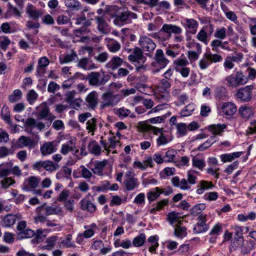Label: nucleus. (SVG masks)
<instances>
[{"instance_id":"7ed1b4c3","label":"nucleus","mask_w":256,"mask_h":256,"mask_svg":"<svg viewBox=\"0 0 256 256\" xmlns=\"http://www.w3.org/2000/svg\"><path fill=\"white\" fill-rule=\"evenodd\" d=\"M225 80L228 86L236 88L241 85L245 84L248 80L247 76L244 75L241 71L237 72L236 74H232L226 77Z\"/></svg>"},{"instance_id":"680f3d73","label":"nucleus","mask_w":256,"mask_h":256,"mask_svg":"<svg viewBox=\"0 0 256 256\" xmlns=\"http://www.w3.org/2000/svg\"><path fill=\"white\" fill-rule=\"evenodd\" d=\"M174 64L176 70L177 68H182L186 67L189 62L186 58H178L174 62Z\"/></svg>"},{"instance_id":"423d86ee","label":"nucleus","mask_w":256,"mask_h":256,"mask_svg":"<svg viewBox=\"0 0 256 256\" xmlns=\"http://www.w3.org/2000/svg\"><path fill=\"white\" fill-rule=\"evenodd\" d=\"M137 14L132 12L126 10L118 12V16L114 20V23L116 25H124L132 22V19H136Z\"/></svg>"},{"instance_id":"4be33fe9","label":"nucleus","mask_w":256,"mask_h":256,"mask_svg":"<svg viewBox=\"0 0 256 256\" xmlns=\"http://www.w3.org/2000/svg\"><path fill=\"white\" fill-rule=\"evenodd\" d=\"M92 25L90 20L86 22L84 24L78 28L75 29L73 31L74 34L76 37H80L82 35L86 34L90 32L89 26Z\"/></svg>"},{"instance_id":"864d4df0","label":"nucleus","mask_w":256,"mask_h":256,"mask_svg":"<svg viewBox=\"0 0 256 256\" xmlns=\"http://www.w3.org/2000/svg\"><path fill=\"white\" fill-rule=\"evenodd\" d=\"M211 64L210 60L206 52L204 54L202 58L199 61L198 65L201 70H206Z\"/></svg>"},{"instance_id":"2eb2a0df","label":"nucleus","mask_w":256,"mask_h":256,"mask_svg":"<svg viewBox=\"0 0 256 256\" xmlns=\"http://www.w3.org/2000/svg\"><path fill=\"white\" fill-rule=\"evenodd\" d=\"M222 114L227 116H233L236 112V107L235 104L230 102H224L222 106Z\"/></svg>"},{"instance_id":"338daca9","label":"nucleus","mask_w":256,"mask_h":256,"mask_svg":"<svg viewBox=\"0 0 256 256\" xmlns=\"http://www.w3.org/2000/svg\"><path fill=\"white\" fill-rule=\"evenodd\" d=\"M168 200L166 199L159 201L158 202L156 206L150 210V213L155 214L156 211H158L162 210L165 206L168 204Z\"/></svg>"},{"instance_id":"b1692460","label":"nucleus","mask_w":256,"mask_h":256,"mask_svg":"<svg viewBox=\"0 0 256 256\" xmlns=\"http://www.w3.org/2000/svg\"><path fill=\"white\" fill-rule=\"evenodd\" d=\"M56 150L53 142H46L40 148V152L43 156L50 154L55 152Z\"/></svg>"},{"instance_id":"9d476101","label":"nucleus","mask_w":256,"mask_h":256,"mask_svg":"<svg viewBox=\"0 0 256 256\" xmlns=\"http://www.w3.org/2000/svg\"><path fill=\"white\" fill-rule=\"evenodd\" d=\"M76 138L74 136H70L68 140L62 145L60 152L64 155H67L69 152L75 150Z\"/></svg>"},{"instance_id":"aec40b11","label":"nucleus","mask_w":256,"mask_h":256,"mask_svg":"<svg viewBox=\"0 0 256 256\" xmlns=\"http://www.w3.org/2000/svg\"><path fill=\"white\" fill-rule=\"evenodd\" d=\"M108 140L110 142L108 145L106 142L105 140H100V144L102 145V146L104 148V150L106 151L107 155H108L110 154V149L114 148L116 145L120 142L118 140H116V138L115 136H113L111 138H110Z\"/></svg>"},{"instance_id":"a19ab883","label":"nucleus","mask_w":256,"mask_h":256,"mask_svg":"<svg viewBox=\"0 0 256 256\" xmlns=\"http://www.w3.org/2000/svg\"><path fill=\"white\" fill-rule=\"evenodd\" d=\"M86 129L88 132L92 136L94 134V132L96 130V119L94 118H91L86 123Z\"/></svg>"},{"instance_id":"6ab92c4d","label":"nucleus","mask_w":256,"mask_h":256,"mask_svg":"<svg viewBox=\"0 0 256 256\" xmlns=\"http://www.w3.org/2000/svg\"><path fill=\"white\" fill-rule=\"evenodd\" d=\"M124 188L128 191H132L137 188L140 182L138 179L136 177H130L128 178H125L124 181Z\"/></svg>"},{"instance_id":"f03ea898","label":"nucleus","mask_w":256,"mask_h":256,"mask_svg":"<svg viewBox=\"0 0 256 256\" xmlns=\"http://www.w3.org/2000/svg\"><path fill=\"white\" fill-rule=\"evenodd\" d=\"M110 76L108 74L103 75L102 76L98 72H92L86 76V80L91 86H98L105 84L110 80Z\"/></svg>"},{"instance_id":"ea45409f","label":"nucleus","mask_w":256,"mask_h":256,"mask_svg":"<svg viewBox=\"0 0 256 256\" xmlns=\"http://www.w3.org/2000/svg\"><path fill=\"white\" fill-rule=\"evenodd\" d=\"M8 9L6 14V18H10L12 16H15L17 18L21 17V12L18 10L16 8L14 7L10 2L8 3Z\"/></svg>"},{"instance_id":"052dcab7","label":"nucleus","mask_w":256,"mask_h":256,"mask_svg":"<svg viewBox=\"0 0 256 256\" xmlns=\"http://www.w3.org/2000/svg\"><path fill=\"white\" fill-rule=\"evenodd\" d=\"M107 47L110 52L112 53H115L120 50V45L118 42L115 40H112L107 44Z\"/></svg>"},{"instance_id":"6e6552de","label":"nucleus","mask_w":256,"mask_h":256,"mask_svg":"<svg viewBox=\"0 0 256 256\" xmlns=\"http://www.w3.org/2000/svg\"><path fill=\"white\" fill-rule=\"evenodd\" d=\"M253 88V86H247L239 89L236 94L237 98L242 102H250L252 98V91Z\"/></svg>"},{"instance_id":"a211bd4d","label":"nucleus","mask_w":256,"mask_h":256,"mask_svg":"<svg viewBox=\"0 0 256 256\" xmlns=\"http://www.w3.org/2000/svg\"><path fill=\"white\" fill-rule=\"evenodd\" d=\"M88 108L94 110L98 104V94L96 91L91 92L86 98Z\"/></svg>"},{"instance_id":"8fccbe9b","label":"nucleus","mask_w":256,"mask_h":256,"mask_svg":"<svg viewBox=\"0 0 256 256\" xmlns=\"http://www.w3.org/2000/svg\"><path fill=\"white\" fill-rule=\"evenodd\" d=\"M160 194V188L156 187L151 190L147 194L148 200L151 202L154 200Z\"/></svg>"},{"instance_id":"f8f14e48","label":"nucleus","mask_w":256,"mask_h":256,"mask_svg":"<svg viewBox=\"0 0 256 256\" xmlns=\"http://www.w3.org/2000/svg\"><path fill=\"white\" fill-rule=\"evenodd\" d=\"M77 66L84 70L96 69L98 66L94 63L90 58H83L78 60Z\"/></svg>"},{"instance_id":"473e14b6","label":"nucleus","mask_w":256,"mask_h":256,"mask_svg":"<svg viewBox=\"0 0 256 256\" xmlns=\"http://www.w3.org/2000/svg\"><path fill=\"white\" fill-rule=\"evenodd\" d=\"M226 126L225 124H212L208 126V130L215 136L216 134L221 135Z\"/></svg>"},{"instance_id":"72a5a7b5","label":"nucleus","mask_w":256,"mask_h":256,"mask_svg":"<svg viewBox=\"0 0 256 256\" xmlns=\"http://www.w3.org/2000/svg\"><path fill=\"white\" fill-rule=\"evenodd\" d=\"M207 26H202L196 35L197 39L207 45L208 42V36L206 32Z\"/></svg>"},{"instance_id":"69168bd1","label":"nucleus","mask_w":256,"mask_h":256,"mask_svg":"<svg viewBox=\"0 0 256 256\" xmlns=\"http://www.w3.org/2000/svg\"><path fill=\"white\" fill-rule=\"evenodd\" d=\"M208 56L211 63H216L221 62L222 60V57L218 54H212L211 52H206Z\"/></svg>"},{"instance_id":"4468645a","label":"nucleus","mask_w":256,"mask_h":256,"mask_svg":"<svg viewBox=\"0 0 256 256\" xmlns=\"http://www.w3.org/2000/svg\"><path fill=\"white\" fill-rule=\"evenodd\" d=\"M108 164V160L102 161H96L94 164V167L91 168L92 173L98 176L104 175V170Z\"/></svg>"},{"instance_id":"20e7f679","label":"nucleus","mask_w":256,"mask_h":256,"mask_svg":"<svg viewBox=\"0 0 256 256\" xmlns=\"http://www.w3.org/2000/svg\"><path fill=\"white\" fill-rule=\"evenodd\" d=\"M170 60L165 56L162 49H158L154 54L152 66L156 68L155 72H158L164 68L169 64Z\"/></svg>"},{"instance_id":"e433bc0d","label":"nucleus","mask_w":256,"mask_h":256,"mask_svg":"<svg viewBox=\"0 0 256 256\" xmlns=\"http://www.w3.org/2000/svg\"><path fill=\"white\" fill-rule=\"evenodd\" d=\"M120 10V8L117 6H106L104 8V12L106 14L116 18Z\"/></svg>"},{"instance_id":"774afa93","label":"nucleus","mask_w":256,"mask_h":256,"mask_svg":"<svg viewBox=\"0 0 256 256\" xmlns=\"http://www.w3.org/2000/svg\"><path fill=\"white\" fill-rule=\"evenodd\" d=\"M208 224H204L200 222H198L193 228L194 232L196 234H200L205 232L208 230Z\"/></svg>"},{"instance_id":"dca6fc26","label":"nucleus","mask_w":256,"mask_h":256,"mask_svg":"<svg viewBox=\"0 0 256 256\" xmlns=\"http://www.w3.org/2000/svg\"><path fill=\"white\" fill-rule=\"evenodd\" d=\"M49 64L50 60L47 57L42 56L40 58L36 68V75L38 76H42L45 73V68Z\"/></svg>"},{"instance_id":"393cba45","label":"nucleus","mask_w":256,"mask_h":256,"mask_svg":"<svg viewBox=\"0 0 256 256\" xmlns=\"http://www.w3.org/2000/svg\"><path fill=\"white\" fill-rule=\"evenodd\" d=\"M95 20L98 24V28L102 34H106L108 32V25L102 16H96Z\"/></svg>"},{"instance_id":"9b49d317","label":"nucleus","mask_w":256,"mask_h":256,"mask_svg":"<svg viewBox=\"0 0 256 256\" xmlns=\"http://www.w3.org/2000/svg\"><path fill=\"white\" fill-rule=\"evenodd\" d=\"M79 204L80 208L82 210L86 211L90 214H93L97 210L96 205L88 198H82Z\"/></svg>"},{"instance_id":"37998d69","label":"nucleus","mask_w":256,"mask_h":256,"mask_svg":"<svg viewBox=\"0 0 256 256\" xmlns=\"http://www.w3.org/2000/svg\"><path fill=\"white\" fill-rule=\"evenodd\" d=\"M130 113L131 112L130 110L124 107L118 109L115 112V114L120 119H123L129 116L130 118L135 117L134 115L130 114Z\"/></svg>"},{"instance_id":"bf43d9fd","label":"nucleus","mask_w":256,"mask_h":256,"mask_svg":"<svg viewBox=\"0 0 256 256\" xmlns=\"http://www.w3.org/2000/svg\"><path fill=\"white\" fill-rule=\"evenodd\" d=\"M194 110V104H189L186 106L184 108L180 111V114L181 116L182 117L188 116L192 114Z\"/></svg>"},{"instance_id":"1a4fd4ad","label":"nucleus","mask_w":256,"mask_h":256,"mask_svg":"<svg viewBox=\"0 0 256 256\" xmlns=\"http://www.w3.org/2000/svg\"><path fill=\"white\" fill-rule=\"evenodd\" d=\"M40 182V179L34 176H31L26 178L22 185L23 190L30 192L36 188Z\"/></svg>"},{"instance_id":"a878e982","label":"nucleus","mask_w":256,"mask_h":256,"mask_svg":"<svg viewBox=\"0 0 256 256\" xmlns=\"http://www.w3.org/2000/svg\"><path fill=\"white\" fill-rule=\"evenodd\" d=\"M38 112H36V115L37 116L39 120H42L46 118L50 113V108L46 104H41L36 108Z\"/></svg>"},{"instance_id":"c85d7f7f","label":"nucleus","mask_w":256,"mask_h":256,"mask_svg":"<svg viewBox=\"0 0 256 256\" xmlns=\"http://www.w3.org/2000/svg\"><path fill=\"white\" fill-rule=\"evenodd\" d=\"M162 30L168 34H180L182 32V30L180 27L171 24H164L162 26Z\"/></svg>"},{"instance_id":"13d9d810","label":"nucleus","mask_w":256,"mask_h":256,"mask_svg":"<svg viewBox=\"0 0 256 256\" xmlns=\"http://www.w3.org/2000/svg\"><path fill=\"white\" fill-rule=\"evenodd\" d=\"M206 206L204 204H198L191 209V214L194 216L202 214V212L206 208Z\"/></svg>"},{"instance_id":"f3484780","label":"nucleus","mask_w":256,"mask_h":256,"mask_svg":"<svg viewBox=\"0 0 256 256\" xmlns=\"http://www.w3.org/2000/svg\"><path fill=\"white\" fill-rule=\"evenodd\" d=\"M26 12L34 20H38L42 14L41 10L36 8L32 4H30L26 6Z\"/></svg>"},{"instance_id":"5701e85b","label":"nucleus","mask_w":256,"mask_h":256,"mask_svg":"<svg viewBox=\"0 0 256 256\" xmlns=\"http://www.w3.org/2000/svg\"><path fill=\"white\" fill-rule=\"evenodd\" d=\"M222 40L218 38L212 40L210 44V46L212 51L215 52H218V48H220L222 49L230 51L231 50L230 46H224V44H228V42H222Z\"/></svg>"},{"instance_id":"603ef678","label":"nucleus","mask_w":256,"mask_h":256,"mask_svg":"<svg viewBox=\"0 0 256 256\" xmlns=\"http://www.w3.org/2000/svg\"><path fill=\"white\" fill-rule=\"evenodd\" d=\"M216 136H210L206 141L200 144L198 148V151H203L208 148L212 144L216 142Z\"/></svg>"},{"instance_id":"412c9836","label":"nucleus","mask_w":256,"mask_h":256,"mask_svg":"<svg viewBox=\"0 0 256 256\" xmlns=\"http://www.w3.org/2000/svg\"><path fill=\"white\" fill-rule=\"evenodd\" d=\"M148 80V77L145 76H142L136 78L134 80V84L136 88L139 92H143L146 86V82Z\"/></svg>"},{"instance_id":"0eeeda50","label":"nucleus","mask_w":256,"mask_h":256,"mask_svg":"<svg viewBox=\"0 0 256 256\" xmlns=\"http://www.w3.org/2000/svg\"><path fill=\"white\" fill-rule=\"evenodd\" d=\"M102 100L101 105L102 108L114 106L120 101L118 96L113 94L111 92L104 93L102 96Z\"/></svg>"},{"instance_id":"7c9ffc66","label":"nucleus","mask_w":256,"mask_h":256,"mask_svg":"<svg viewBox=\"0 0 256 256\" xmlns=\"http://www.w3.org/2000/svg\"><path fill=\"white\" fill-rule=\"evenodd\" d=\"M46 216L53 214L62 215V210L60 206H46L44 208Z\"/></svg>"},{"instance_id":"6e6d98bb","label":"nucleus","mask_w":256,"mask_h":256,"mask_svg":"<svg viewBox=\"0 0 256 256\" xmlns=\"http://www.w3.org/2000/svg\"><path fill=\"white\" fill-rule=\"evenodd\" d=\"M176 155V151L173 149L168 150L166 152L165 155L164 156L165 162H174Z\"/></svg>"},{"instance_id":"4d7b16f0","label":"nucleus","mask_w":256,"mask_h":256,"mask_svg":"<svg viewBox=\"0 0 256 256\" xmlns=\"http://www.w3.org/2000/svg\"><path fill=\"white\" fill-rule=\"evenodd\" d=\"M1 116L2 118L8 124H11L12 122L10 118V112L8 108L6 106H4L1 110Z\"/></svg>"},{"instance_id":"0e129e2a","label":"nucleus","mask_w":256,"mask_h":256,"mask_svg":"<svg viewBox=\"0 0 256 256\" xmlns=\"http://www.w3.org/2000/svg\"><path fill=\"white\" fill-rule=\"evenodd\" d=\"M222 224L220 223H217L210 230L209 234L210 236H215L218 237L222 232Z\"/></svg>"},{"instance_id":"cd10ccee","label":"nucleus","mask_w":256,"mask_h":256,"mask_svg":"<svg viewBox=\"0 0 256 256\" xmlns=\"http://www.w3.org/2000/svg\"><path fill=\"white\" fill-rule=\"evenodd\" d=\"M238 113L241 117L244 119H248L254 114V112L251 107L243 106L238 109Z\"/></svg>"},{"instance_id":"c9c22d12","label":"nucleus","mask_w":256,"mask_h":256,"mask_svg":"<svg viewBox=\"0 0 256 256\" xmlns=\"http://www.w3.org/2000/svg\"><path fill=\"white\" fill-rule=\"evenodd\" d=\"M242 154V152H235L231 154H222L220 155V158L223 162H230L235 158H239Z\"/></svg>"},{"instance_id":"c756f323","label":"nucleus","mask_w":256,"mask_h":256,"mask_svg":"<svg viewBox=\"0 0 256 256\" xmlns=\"http://www.w3.org/2000/svg\"><path fill=\"white\" fill-rule=\"evenodd\" d=\"M34 146V140L30 138L25 136H21L18 140L17 146L19 148H23L26 146Z\"/></svg>"},{"instance_id":"f704fd0d","label":"nucleus","mask_w":256,"mask_h":256,"mask_svg":"<svg viewBox=\"0 0 256 256\" xmlns=\"http://www.w3.org/2000/svg\"><path fill=\"white\" fill-rule=\"evenodd\" d=\"M213 185L212 182H208L204 180H200V184L197 186L196 193L198 194H201L204 190H208Z\"/></svg>"},{"instance_id":"58836bf2","label":"nucleus","mask_w":256,"mask_h":256,"mask_svg":"<svg viewBox=\"0 0 256 256\" xmlns=\"http://www.w3.org/2000/svg\"><path fill=\"white\" fill-rule=\"evenodd\" d=\"M78 58V55L76 53L72 51L70 54H66L64 56H60L59 58V61L60 63L62 64H65V63H68L70 62H72L74 60H76V58Z\"/></svg>"},{"instance_id":"e2e57ef3","label":"nucleus","mask_w":256,"mask_h":256,"mask_svg":"<svg viewBox=\"0 0 256 256\" xmlns=\"http://www.w3.org/2000/svg\"><path fill=\"white\" fill-rule=\"evenodd\" d=\"M226 36V30L224 27L217 28L214 34V36L219 40H224Z\"/></svg>"},{"instance_id":"3c124183","label":"nucleus","mask_w":256,"mask_h":256,"mask_svg":"<svg viewBox=\"0 0 256 256\" xmlns=\"http://www.w3.org/2000/svg\"><path fill=\"white\" fill-rule=\"evenodd\" d=\"M146 236L144 234L142 233L136 236L132 240V244L136 247L142 246L146 242Z\"/></svg>"},{"instance_id":"a18cd8bd","label":"nucleus","mask_w":256,"mask_h":256,"mask_svg":"<svg viewBox=\"0 0 256 256\" xmlns=\"http://www.w3.org/2000/svg\"><path fill=\"white\" fill-rule=\"evenodd\" d=\"M11 173L10 168L8 162L0 164V178H6Z\"/></svg>"},{"instance_id":"bb28decb","label":"nucleus","mask_w":256,"mask_h":256,"mask_svg":"<svg viewBox=\"0 0 256 256\" xmlns=\"http://www.w3.org/2000/svg\"><path fill=\"white\" fill-rule=\"evenodd\" d=\"M123 62V60L120 57L114 56L106 64V67L112 70H114L120 66Z\"/></svg>"},{"instance_id":"49530a36","label":"nucleus","mask_w":256,"mask_h":256,"mask_svg":"<svg viewBox=\"0 0 256 256\" xmlns=\"http://www.w3.org/2000/svg\"><path fill=\"white\" fill-rule=\"evenodd\" d=\"M34 235L35 232L34 230L28 228L20 232H18L17 234V237L18 240H22L32 238Z\"/></svg>"},{"instance_id":"4c0bfd02","label":"nucleus","mask_w":256,"mask_h":256,"mask_svg":"<svg viewBox=\"0 0 256 256\" xmlns=\"http://www.w3.org/2000/svg\"><path fill=\"white\" fill-rule=\"evenodd\" d=\"M158 238L156 236H150L148 239V242L150 244V246L148 248L150 252L153 253L156 250L159 244L158 243Z\"/></svg>"},{"instance_id":"79ce46f5","label":"nucleus","mask_w":256,"mask_h":256,"mask_svg":"<svg viewBox=\"0 0 256 256\" xmlns=\"http://www.w3.org/2000/svg\"><path fill=\"white\" fill-rule=\"evenodd\" d=\"M16 219V215L8 214L4 218L2 224L5 227H10L15 224Z\"/></svg>"},{"instance_id":"ddd939ff","label":"nucleus","mask_w":256,"mask_h":256,"mask_svg":"<svg viewBox=\"0 0 256 256\" xmlns=\"http://www.w3.org/2000/svg\"><path fill=\"white\" fill-rule=\"evenodd\" d=\"M183 26L186 29L189 30V32L195 34L198 26V22L193 18H186L182 22Z\"/></svg>"},{"instance_id":"c03bdc74","label":"nucleus","mask_w":256,"mask_h":256,"mask_svg":"<svg viewBox=\"0 0 256 256\" xmlns=\"http://www.w3.org/2000/svg\"><path fill=\"white\" fill-rule=\"evenodd\" d=\"M180 224H177L175 226L174 234L176 236L182 238L187 234L186 228L184 226H182Z\"/></svg>"},{"instance_id":"f257e3e1","label":"nucleus","mask_w":256,"mask_h":256,"mask_svg":"<svg viewBox=\"0 0 256 256\" xmlns=\"http://www.w3.org/2000/svg\"><path fill=\"white\" fill-rule=\"evenodd\" d=\"M196 172L195 170H190L188 172V182L185 178L180 180L178 176H174L171 180V182L172 186L175 188H180L182 190H188L190 188L188 183L190 184H194L196 183V180L197 178L195 176Z\"/></svg>"},{"instance_id":"39448f33","label":"nucleus","mask_w":256,"mask_h":256,"mask_svg":"<svg viewBox=\"0 0 256 256\" xmlns=\"http://www.w3.org/2000/svg\"><path fill=\"white\" fill-rule=\"evenodd\" d=\"M138 44L143 51L146 52V54L147 56H150L156 48V44L154 40L146 36H140Z\"/></svg>"},{"instance_id":"2f4dec72","label":"nucleus","mask_w":256,"mask_h":256,"mask_svg":"<svg viewBox=\"0 0 256 256\" xmlns=\"http://www.w3.org/2000/svg\"><path fill=\"white\" fill-rule=\"evenodd\" d=\"M88 148L91 154L95 156H98L101 154V148L95 140H92L90 142Z\"/></svg>"},{"instance_id":"de8ad7c7","label":"nucleus","mask_w":256,"mask_h":256,"mask_svg":"<svg viewBox=\"0 0 256 256\" xmlns=\"http://www.w3.org/2000/svg\"><path fill=\"white\" fill-rule=\"evenodd\" d=\"M182 218V216L180 214L174 212H170L168 215V219L172 225H173L174 223L176 222L178 224H180V219Z\"/></svg>"},{"instance_id":"5fc2aeb1","label":"nucleus","mask_w":256,"mask_h":256,"mask_svg":"<svg viewBox=\"0 0 256 256\" xmlns=\"http://www.w3.org/2000/svg\"><path fill=\"white\" fill-rule=\"evenodd\" d=\"M65 5L72 10H80V4L77 0H64Z\"/></svg>"},{"instance_id":"09e8293b","label":"nucleus","mask_w":256,"mask_h":256,"mask_svg":"<svg viewBox=\"0 0 256 256\" xmlns=\"http://www.w3.org/2000/svg\"><path fill=\"white\" fill-rule=\"evenodd\" d=\"M22 98V92L19 89L15 90L13 93L8 96V100L14 103L18 102Z\"/></svg>"}]
</instances>
